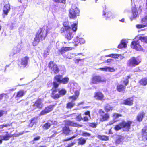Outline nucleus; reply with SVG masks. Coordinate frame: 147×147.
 <instances>
[{
	"label": "nucleus",
	"instance_id": "obj_1",
	"mask_svg": "<svg viewBox=\"0 0 147 147\" xmlns=\"http://www.w3.org/2000/svg\"><path fill=\"white\" fill-rule=\"evenodd\" d=\"M62 76L60 74L56 75L54 77V79L55 81L53 82V86L51 89V97L54 99H57L65 95L66 93V91L65 89L58 88L59 84L57 82L65 84L69 82L68 77H65L62 78Z\"/></svg>",
	"mask_w": 147,
	"mask_h": 147
},
{
	"label": "nucleus",
	"instance_id": "obj_2",
	"mask_svg": "<svg viewBox=\"0 0 147 147\" xmlns=\"http://www.w3.org/2000/svg\"><path fill=\"white\" fill-rule=\"evenodd\" d=\"M68 21L64 22L63 23V27L60 30L61 33H64L65 38L68 40H71L73 37L72 33L70 30L71 29L73 31H76L77 28L78 22L73 24L71 27L69 25Z\"/></svg>",
	"mask_w": 147,
	"mask_h": 147
},
{
	"label": "nucleus",
	"instance_id": "obj_3",
	"mask_svg": "<svg viewBox=\"0 0 147 147\" xmlns=\"http://www.w3.org/2000/svg\"><path fill=\"white\" fill-rule=\"evenodd\" d=\"M48 34L47 30H45L43 28H40L36 34L32 42V45L34 46H36L40 40H44Z\"/></svg>",
	"mask_w": 147,
	"mask_h": 147
},
{
	"label": "nucleus",
	"instance_id": "obj_4",
	"mask_svg": "<svg viewBox=\"0 0 147 147\" xmlns=\"http://www.w3.org/2000/svg\"><path fill=\"white\" fill-rule=\"evenodd\" d=\"M65 126L62 127V133L65 135H69L71 133V130L69 126L73 127H80L82 125L77 124L76 123L71 121L69 120H66L64 121Z\"/></svg>",
	"mask_w": 147,
	"mask_h": 147
},
{
	"label": "nucleus",
	"instance_id": "obj_5",
	"mask_svg": "<svg viewBox=\"0 0 147 147\" xmlns=\"http://www.w3.org/2000/svg\"><path fill=\"white\" fill-rule=\"evenodd\" d=\"M133 122L132 121L129 120L126 121L124 120H122L115 125L114 129L116 131L122 129L124 131L128 132L131 128V125Z\"/></svg>",
	"mask_w": 147,
	"mask_h": 147
},
{
	"label": "nucleus",
	"instance_id": "obj_6",
	"mask_svg": "<svg viewBox=\"0 0 147 147\" xmlns=\"http://www.w3.org/2000/svg\"><path fill=\"white\" fill-rule=\"evenodd\" d=\"M48 67L51 73L57 74L60 71L58 66L54 61H50L48 63Z\"/></svg>",
	"mask_w": 147,
	"mask_h": 147
},
{
	"label": "nucleus",
	"instance_id": "obj_7",
	"mask_svg": "<svg viewBox=\"0 0 147 147\" xmlns=\"http://www.w3.org/2000/svg\"><path fill=\"white\" fill-rule=\"evenodd\" d=\"M99 115V121L100 122H103L108 121L110 118L109 114L107 113H105L102 109H100L98 111Z\"/></svg>",
	"mask_w": 147,
	"mask_h": 147
},
{
	"label": "nucleus",
	"instance_id": "obj_8",
	"mask_svg": "<svg viewBox=\"0 0 147 147\" xmlns=\"http://www.w3.org/2000/svg\"><path fill=\"white\" fill-rule=\"evenodd\" d=\"M69 16L70 19H75L78 16H79L80 11L77 7H72L69 11Z\"/></svg>",
	"mask_w": 147,
	"mask_h": 147
},
{
	"label": "nucleus",
	"instance_id": "obj_9",
	"mask_svg": "<svg viewBox=\"0 0 147 147\" xmlns=\"http://www.w3.org/2000/svg\"><path fill=\"white\" fill-rule=\"evenodd\" d=\"M106 79H102L101 77L99 75H94L91 78L90 84L91 85L97 84L98 83L100 82H106Z\"/></svg>",
	"mask_w": 147,
	"mask_h": 147
},
{
	"label": "nucleus",
	"instance_id": "obj_10",
	"mask_svg": "<svg viewBox=\"0 0 147 147\" xmlns=\"http://www.w3.org/2000/svg\"><path fill=\"white\" fill-rule=\"evenodd\" d=\"M141 61L135 57H131L128 61L127 64L129 67H133L138 65Z\"/></svg>",
	"mask_w": 147,
	"mask_h": 147
},
{
	"label": "nucleus",
	"instance_id": "obj_11",
	"mask_svg": "<svg viewBox=\"0 0 147 147\" xmlns=\"http://www.w3.org/2000/svg\"><path fill=\"white\" fill-rule=\"evenodd\" d=\"M29 60V57L27 56L22 58L20 61H18V65L20 68H25L28 64V61Z\"/></svg>",
	"mask_w": 147,
	"mask_h": 147
},
{
	"label": "nucleus",
	"instance_id": "obj_12",
	"mask_svg": "<svg viewBox=\"0 0 147 147\" xmlns=\"http://www.w3.org/2000/svg\"><path fill=\"white\" fill-rule=\"evenodd\" d=\"M55 106L54 105H51L47 106L40 112L39 115H43L52 111Z\"/></svg>",
	"mask_w": 147,
	"mask_h": 147
},
{
	"label": "nucleus",
	"instance_id": "obj_13",
	"mask_svg": "<svg viewBox=\"0 0 147 147\" xmlns=\"http://www.w3.org/2000/svg\"><path fill=\"white\" fill-rule=\"evenodd\" d=\"M131 48L137 51H140L142 49L139 40L133 41L131 43Z\"/></svg>",
	"mask_w": 147,
	"mask_h": 147
},
{
	"label": "nucleus",
	"instance_id": "obj_14",
	"mask_svg": "<svg viewBox=\"0 0 147 147\" xmlns=\"http://www.w3.org/2000/svg\"><path fill=\"white\" fill-rule=\"evenodd\" d=\"M33 106L36 108L40 109H42L43 107V104L42 103V99L40 98H38L34 102Z\"/></svg>",
	"mask_w": 147,
	"mask_h": 147
},
{
	"label": "nucleus",
	"instance_id": "obj_15",
	"mask_svg": "<svg viewBox=\"0 0 147 147\" xmlns=\"http://www.w3.org/2000/svg\"><path fill=\"white\" fill-rule=\"evenodd\" d=\"M94 97L96 100L101 101L105 100L104 94L101 92L98 91L94 93Z\"/></svg>",
	"mask_w": 147,
	"mask_h": 147
},
{
	"label": "nucleus",
	"instance_id": "obj_16",
	"mask_svg": "<svg viewBox=\"0 0 147 147\" xmlns=\"http://www.w3.org/2000/svg\"><path fill=\"white\" fill-rule=\"evenodd\" d=\"M141 134L142 140H147V125H145L141 130Z\"/></svg>",
	"mask_w": 147,
	"mask_h": 147
},
{
	"label": "nucleus",
	"instance_id": "obj_17",
	"mask_svg": "<svg viewBox=\"0 0 147 147\" xmlns=\"http://www.w3.org/2000/svg\"><path fill=\"white\" fill-rule=\"evenodd\" d=\"M74 47H62L58 51L59 54H62L66 52L72 50Z\"/></svg>",
	"mask_w": 147,
	"mask_h": 147
},
{
	"label": "nucleus",
	"instance_id": "obj_18",
	"mask_svg": "<svg viewBox=\"0 0 147 147\" xmlns=\"http://www.w3.org/2000/svg\"><path fill=\"white\" fill-rule=\"evenodd\" d=\"M6 133V135L3 136L1 135L0 136V137L1 138L2 137L3 138L2 139H0V144L2 143V140L7 141L9 140V139L13 136H14V134L10 135L8 133V132L6 131L5 132Z\"/></svg>",
	"mask_w": 147,
	"mask_h": 147
},
{
	"label": "nucleus",
	"instance_id": "obj_19",
	"mask_svg": "<svg viewBox=\"0 0 147 147\" xmlns=\"http://www.w3.org/2000/svg\"><path fill=\"white\" fill-rule=\"evenodd\" d=\"M85 42V40L83 38L77 37L74 38L73 43H74L76 46L82 44Z\"/></svg>",
	"mask_w": 147,
	"mask_h": 147
},
{
	"label": "nucleus",
	"instance_id": "obj_20",
	"mask_svg": "<svg viewBox=\"0 0 147 147\" xmlns=\"http://www.w3.org/2000/svg\"><path fill=\"white\" fill-rule=\"evenodd\" d=\"M146 113L144 111H141L139 112L136 117V120L139 122L142 121L143 118L145 117Z\"/></svg>",
	"mask_w": 147,
	"mask_h": 147
},
{
	"label": "nucleus",
	"instance_id": "obj_21",
	"mask_svg": "<svg viewBox=\"0 0 147 147\" xmlns=\"http://www.w3.org/2000/svg\"><path fill=\"white\" fill-rule=\"evenodd\" d=\"M134 101L132 97H129L124 100L123 104L125 105L131 106L133 105Z\"/></svg>",
	"mask_w": 147,
	"mask_h": 147
},
{
	"label": "nucleus",
	"instance_id": "obj_22",
	"mask_svg": "<svg viewBox=\"0 0 147 147\" xmlns=\"http://www.w3.org/2000/svg\"><path fill=\"white\" fill-rule=\"evenodd\" d=\"M126 88V86L122 84H118L116 86V90L119 92H125Z\"/></svg>",
	"mask_w": 147,
	"mask_h": 147
},
{
	"label": "nucleus",
	"instance_id": "obj_23",
	"mask_svg": "<svg viewBox=\"0 0 147 147\" xmlns=\"http://www.w3.org/2000/svg\"><path fill=\"white\" fill-rule=\"evenodd\" d=\"M104 110L106 113L111 112L113 110V107L109 103L106 104L104 107Z\"/></svg>",
	"mask_w": 147,
	"mask_h": 147
},
{
	"label": "nucleus",
	"instance_id": "obj_24",
	"mask_svg": "<svg viewBox=\"0 0 147 147\" xmlns=\"http://www.w3.org/2000/svg\"><path fill=\"white\" fill-rule=\"evenodd\" d=\"M38 119V117L37 116L31 118L30 121V122L28 124V127H32L34 125H36Z\"/></svg>",
	"mask_w": 147,
	"mask_h": 147
},
{
	"label": "nucleus",
	"instance_id": "obj_25",
	"mask_svg": "<svg viewBox=\"0 0 147 147\" xmlns=\"http://www.w3.org/2000/svg\"><path fill=\"white\" fill-rule=\"evenodd\" d=\"M10 9V6L9 4H5L3 8V15H7Z\"/></svg>",
	"mask_w": 147,
	"mask_h": 147
},
{
	"label": "nucleus",
	"instance_id": "obj_26",
	"mask_svg": "<svg viewBox=\"0 0 147 147\" xmlns=\"http://www.w3.org/2000/svg\"><path fill=\"white\" fill-rule=\"evenodd\" d=\"M75 101V100L72 99L71 101L68 102L66 104V107L67 109H71L74 107L76 105L74 102Z\"/></svg>",
	"mask_w": 147,
	"mask_h": 147
},
{
	"label": "nucleus",
	"instance_id": "obj_27",
	"mask_svg": "<svg viewBox=\"0 0 147 147\" xmlns=\"http://www.w3.org/2000/svg\"><path fill=\"white\" fill-rule=\"evenodd\" d=\"M26 92V91L20 90L17 92L15 98H18L22 97L25 95Z\"/></svg>",
	"mask_w": 147,
	"mask_h": 147
},
{
	"label": "nucleus",
	"instance_id": "obj_28",
	"mask_svg": "<svg viewBox=\"0 0 147 147\" xmlns=\"http://www.w3.org/2000/svg\"><path fill=\"white\" fill-rule=\"evenodd\" d=\"M74 96H69L68 98L76 100L78 98L79 95V90H76L74 92Z\"/></svg>",
	"mask_w": 147,
	"mask_h": 147
},
{
	"label": "nucleus",
	"instance_id": "obj_29",
	"mask_svg": "<svg viewBox=\"0 0 147 147\" xmlns=\"http://www.w3.org/2000/svg\"><path fill=\"white\" fill-rule=\"evenodd\" d=\"M97 137L98 138L102 141H107L109 140V137L105 135H98Z\"/></svg>",
	"mask_w": 147,
	"mask_h": 147
},
{
	"label": "nucleus",
	"instance_id": "obj_30",
	"mask_svg": "<svg viewBox=\"0 0 147 147\" xmlns=\"http://www.w3.org/2000/svg\"><path fill=\"white\" fill-rule=\"evenodd\" d=\"M127 47V45L125 40H122L121 41L120 43L118 45L117 48L119 49H121L126 48Z\"/></svg>",
	"mask_w": 147,
	"mask_h": 147
},
{
	"label": "nucleus",
	"instance_id": "obj_31",
	"mask_svg": "<svg viewBox=\"0 0 147 147\" xmlns=\"http://www.w3.org/2000/svg\"><path fill=\"white\" fill-rule=\"evenodd\" d=\"M78 144L79 145H83L86 142V139L81 137L78 139Z\"/></svg>",
	"mask_w": 147,
	"mask_h": 147
},
{
	"label": "nucleus",
	"instance_id": "obj_32",
	"mask_svg": "<svg viewBox=\"0 0 147 147\" xmlns=\"http://www.w3.org/2000/svg\"><path fill=\"white\" fill-rule=\"evenodd\" d=\"M140 85L145 86L147 85V78H144L141 79L139 81Z\"/></svg>",
	"mask_w": 147,
	"mask_h": 147
},
{
	"label": "nucleus",
	"instance_id": "obj_33",
	"mask_svg": "<svg viewBox=\"0 0 147 147\" xmlns=\"http://www.w3.org/2000/svg\"><path fill=\"white\" fill-rule=\"evenodd\" d=\"M103 15L106 18V19L112 17V14L111 12L109 11L106 12L105 11H103Z\"/></svg>",
	"mask_w": 147,
	"mask_h": 147
},
{
	"label": "nucleus",
	"instance_id": "obj_34",
	"mask_svg": "<svg viewBox=\"0 0 147 147\" xmlns=\"http://www.w3.org/2000/svg\"><path fill=\"white\" fill-rule=\"evenodd\" d=\"M51 126V124L50 123L47 122L43 125L42 127L44 129L47 130L50 128Z\"/></svg>",
	"mask_w": 147,
	"mask_h": 147
},
{
	"label": "nucleus",
	"instance_id": "obj_35",
	"mask_svg": "<svg viewBox=\"0 0 147 147\" xmlns=\"http://www.w3.org/2000/svg\"><path fill=\"white\" fill-rule=\"evenodd\" d=\"M130 78V75L128 76H127L126 79L125 80L123 81V83L124 84V86H126L129 83V79Z\"/></svg>",
	"mask_w": 147,
	"mask_h": 147
},
{
	"label": "nucleus",
	"instance_id": "obj_36",
	"mask_svg": "<svg viewBox=\"0 0 147 147\" xmlns=\"http://www.w3.org/2000/svg\"><path fill=\"white\" fill-rule=\"evenodd\" d=\"M88 126L89 127L93 128H95L97 127V124L94 122L88 123Z\"/></svg>",
	"mask_w": 147,
	"mask_h": 147
},
{
	"label": "nucleus",
	"instance_id": "obj_37",
	"mask_svg": "<svg viewBox=\"0 0 147 147\" xmlns=\"http://www.w3.org/2000/svg\"><path fill=\"white\" fill-rule=\"evenodd\" d=\"M12 126V123L6 124L1 125H0V129H2L4 127H11Z\"/></svg>",
	"mask_w": 147,
	"mask_h": 147
},
{
	"label": "nucleus",
	"instance_id": "obj_38",
	"mask_svg": "<svg viewBox=\"0 0 147 147\" xmlns=\"http://www.w3.org/2000/svg\"><path fill=\"white\" fill-rule=\"evenodd\" d=\"M139 39L141 40L142 42L147 43V36H140Z\"/></svg>",
	"mask_w": 147,
	"mask_h": 147
},
{
	"label": "nucleus",
	"instance_id": "obj_39",
	"mask_svg": "<svg viewBox=\"0 0 147 147\" xmlns=\"http://www.w3.org/2000/svg\"><path fill=\"white\" fill-rule=\"evenodd\" d=\"M136 26L137 28L138 29H140L141 28L147 27V26L145 24H137Z\"/></svg>",
	"mask_w": 147,
	"mask_h": 147
},
{
	"label": "nucleus",
	"instance_id": "obj_40",
	"mask_svg": "<svg viewBox=\"0 0 147 147\" xmlns=\"http://www.w3.org/2000/svg\"><path fill=\"white\" fill-rule=\"evenodd\" d=\"M40 138V136H37L34 138L30 142L32 144L34 143H35V141L39 140Z\"/></svg>",
	"mask_w": 147,
	"mask_h": 147
},
{
	"label": "nucleus",
	"instance_id": "obj_41",
	"mask_svg": "<svg viewBox=\"0 0 147 147\" xmlns=\"http://www.w3.org/2000/svg\"><path fill=\"white\" fill-rule=\"evenodd\" d=\"M56 3L65 4L66 0H53Z\"/></svg>",
	"mask_w": 147,
	"mask_h": 147
},
{
	"label": "nucleus",
	"instance_id": "obj_42",
	"mask_svg": "<svg viewBox=\"0 0 147 147\" xmlns=\"http://www.w3.org/2000/svg\"><path fill=\"white\" fill-rule=\"evenodd\" d=\"M76 137V136L75 135H74L73 136H71V137L69 138H67L66 139H65L63 140V142H66L67 141L71 140H72L73 139L75 138Z\"/></svg>",
	"mask_w": 147,
	"mask_h": 147
},
{
	"label": "nucleus",
	"instance_id": "obj_43",
	"mask_svg": "<svg viewBox=\"0 0 147 147\" xmlns=\"http://www.w3.org/2000/svg\"><path fill=\"white\" fill-rule=\"evenodd\" d=\"M76 120L78 121H80L82 120H83V119L81 117V114H79L78 116H77L76 117Z\"/></svg>",
	"mask_w": 147,
	"mask_h": 147
},
{
	"label": "nucleus",
	"instance_id": "obj_44",
	"mask_svg": "<svg viewBox=\"0 0 147 147\" xmlns=\"http://www.w3.org/2000/svg\"><path fill=\"white\" fill-rule=\"evenodd\" d=\"M107 71L110 72H115V69L113 67H107Z\"/></svg>",
	"mask_w": 147,
	"mask_h": 147
},
{
	"label": "nucleus",
	"instance_id": "obj_45",
	"mask_svg": "<svg viewBox=\"0 0 147 147\" xmlns=\"http://www.w3.org/2000/svg\"><path fill=\"white\" fill-rule=\"evenodd\" d=\"M82 135L84 137H87L90 136L91 134L87 132H83L82 133Z\"/></svg>",
	"mask_w": 147,
	"mask_h": 147
},
{
	"label": "nucleus",
	"instance_id": "obj_46",
	"mask_svg": "<svg viewBox=\"0 0 147 147\" xmlns=\"http://www.w3.org/2000/svg\"><path fill=\"white\" fill-rule=\"evenodd\" d=\"M113 116L115 119H117L119 117H122V115L121 114L114 113L113 114Z\"/></svg>",
	"mask_w": 147,
	"mask_h": 147
},
{
	"label": "nucleus",
	"instance_id": "obj_47",
	"mask_svg": "<svg viewBox=\"0 0 147 147\" xmlns=\"http://www.w3.org/2000/svg\"><path fill=\"white\" fill-rule=\"evenodd\" d=\"M122 138L121 137H119L116 140V143L117 144H120L122 141Z\"/></svg>",
	"mask_w": 147,
	"mask_h": 147
},
{
	"label": "nucleus",
	"instance_id": "obj_48",
	"mask_svg": "<svg viewBox=\"0 0 147 147\" xmlns=\"http://www.w3.org/2000/svg\"><path fill=\"white\" fill-rule=\"evenodd\" d=\"M99 69L101 71H107V67L106 66L104 68H100Z\"/></svg>",
	"mask_w": 147,
	"mask_h": 147
},
{
	"label": "nucleus",
	"instance_id": "obj_49",
	"mask_svg": "<svg viewBox=\"0 0 147 147\" xmlns=\"http://www.w3.org/2000/svg\"><path fill=\"white\" fill-rule=\"evenodd\" d=\"M84 114L86 115H88L89 117H91L90 112L89 111H87L85 112Z\"/></svg>",
	"mask_w": 147,
	"mask_h": 147
},
{
	"label": "nucleus",
	"instance_id": "obj_50",
	"mask_svg": "<svg viewBox=\"0 0 147 147\" xmlns=\"http://www.w3.org/2000/svg\"><path fill=\"white\" fill-rule=\"evenodd\" d=\"M75 144V142H73L70 144H68L66 147H72Z\"/></svg>",
	"mask_w": 147,
	"mask_h": 147
},
{
	"label": "nucleus",
	"instance_id": "obj_51",
	"mask_svg": "<svg viewBox=\"0 0 147 147\" xmlns=\"http://www.w3.org/2000/svg\"><path fill=\"white\" fill-rule=\"evenodd\" d=\"M84 121H88V118L87 116H84L82 118Z\"/></svg>",
	"mask_w": 147,
	"mask_h": 147
},
{
	"label": "nucleus",
	"instance_id": "obj_52",
	"mask_svg": "<svg viewBox=\"0 0 147 147\" xmlns=\"http://www.w3.org/2000/svg\"><path fill=\"white\" fill-rule=\"evenodd\" d=\"M113 56L114 58H117L119 57L120 56H121V54H113Z\"/></svg>",
	"mask_w": 147,
	"mask_h": 147
},
{
	"label": "nucleus",
	"instance_id": "obj_53",
	"mask_svg": "<svg viewBox=\"0 0 147 147\" xmlns=\"http://www.w3.org/2000/svg\"><path fill=\"white\" fill-rule=\"evenodd\" d=\"M4 111L3 110H0V117L3 115L4 113Z\"/></svg>",
	"mask_w": 147,
	"mask_h": 147
},
{
	"label": "nucleus",
	"instance_id": "obj_54",
	"mask_svg": "<svg viewBox=\"0 0 147 147\" xmlns=\"http://www.w3.org/2000/svg\"><path fill=\"white\" fill-rule=\"evenodd\" d=\"M113 54H109L106 56V57H110L114 58Z\"/></svg>",
	"mask_w": 147,
	"mask_h": 147
},
{
	"label": "nucleus",
	"instance_id": "obj_55",
	"mask_svg": "<svg viewBox=\"0 0 147 147\" xmlns=\"http://www.w3.org/2000/svg\"><path fill=\"white\" fill-rule=\"evenodd\" d=\"M113 60V59H107V60L105 61V62H107V63H109L111 61V60Z\"/></svg>",
	"mask_w": 147,
	"mask_h": 147
},
{
	"label": "nucleus",
	"instance_id": "obj_56",
	"mask_svg": "<svg viewBox=\"0 0 147 147\" xmlns=\"http://www.w3.org/2000/svg\"><path fill=\"white\" fill-rule=\"evenodd\" d=\"M82 59H76V60H75V63H78L79 61H81L82 60Z\"/></svg>",
	"mask_w": 147,
	"mask_h": 147
},
{
	"label": "nucleus",
	"instance_id": "obj_57",
	"mask_svg": "<svg viewBox=\"0 0 147 147\" xmlns=\"http://www.w3.org/2000/svg\"><path fill=\"white\" fill-rule=\"evenodd\" d=\"M124 21H125V19L124 18H123L122 19H121V20H120V21L123 22H124Z\"/></svg>",
	"mask_w": 147,
	"mask_h": 147
},
{
	"label": "nucleus",
	"instance_id": "obj_58",
	"mask_svg": "<svg viewBox=\"0 0 147 147\" xmlns=\"http://www.w3.org/2000/svg\"><path fill=\"white\" fill-rule=\"evenodd\" d=\"M38 147H46L45 146H39Z\"/></svg>",
	"mask_w": 147,
	"mask_h": 147
},
{
	"label": "nucleus",
	"instance_id": "obj_59",
	"mask_svg": "<svg viewBox=\"0 0 147 147\" xmlns=\"http://www.w3.org/2000/svg\"><path fill=\"white\" fill-rule=\"evenodd\" d=\"M64 43L65 44H66L67 43V42H64Z\"/></svg>",
	"mask_w": 147,
	"mask_h": 147
},
{
	"label": "nucleus",
	"instance_id": "obj_60",
	"mask_svg": "<svg viewBox=\"0 0 147 147\" xmlns=\"http://www.w3.org/2000/svg\"><path fill=\"white\" fill-rule=\"evenodd\" d=\"M146 0V3H147V0Z\"/></svg>",
	"mask_w": 147,
	"mask_h": 147
},
{
	"label": "nucleus",
	"instance_id": "obj_61",
	"mask_svg": "<svg viewBox=\"0 0 147 147\" xmlns=\"http://www.w3.org/2000/svg\"><path fill=\"white\" fill-rule=\"evenodd\" d=\"M136 16H137V15H136V16H135L134 17V18H135L136 17Z\"/></svg>",
	"mask_w": 147,
	"mask_h": 147
},
{
	"label": "nucleus",
	"instance_id": "obj_62",
	"mask_svg": "<svg viewBox=\"0 0 147 147\" xmlns=\"http://www.w3.org/2000/svg\"><path fill=\"white\" fill-rule=\"evenodd\" d=\"M124 57H122V58H123Z\"/></svg>",
	"mask_w": 147,
	"mask_h": 147
}]
</instances>
